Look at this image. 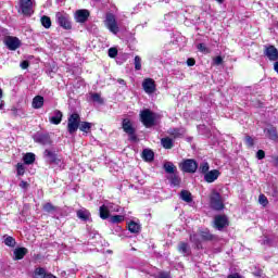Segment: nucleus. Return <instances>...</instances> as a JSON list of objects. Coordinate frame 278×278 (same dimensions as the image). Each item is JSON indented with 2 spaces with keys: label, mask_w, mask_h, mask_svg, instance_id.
Masks as SVG:
<instances>
[{
  "label": "nucleus",
  "mask_w": 278,
  "mask_h": 278,
  "mask_svg": "<svg viewBox=\"0 0 278 278\" xmlns=\"http://www.w3.org/2000/svg\"><path fill=\"white\" fill-rule=\"evenodd\" d=\"M62 111L55 110L51 113L49 121L52 125H60L62 123Z\"/></svg>",
  "instance_id": "nucleus-17"
},
{
  "label": "nucleus",
  "mask_w": 278,
  "mask_h": 278,
  "mask_svg": "<svg viewBox=\"0 0 278 278\" xmlns=\"http://www.w3.org/2000/svg\"><path fill=\"white\" fill-rule=\"evenodd\" d=\"M161 144L163 149H173L174 147L173 139L168 137L161 139Z\"/></svg>",
  "instance_id": "nucleus-26"
},
{
  "label": "nucleus",
  "mask_w": 278,
  "mask_h": 278,
  "mask_svg": "<svg viewBox=\"0 0 278 278\" xmlns=\"http://www.w3.org/2000/svg\"><path fill=\"white\" fill-rule=\"evenodd\" d=\"M80 117L79 114L73 113L67 119V131L73 136L79 129Z\"/></svg>",
  "instance_id": "nucleus-4"
},
{
  "label": "nucleus",
  "mask_w": 278,
  "mask_h": 278,
  "mask_svg": "<svg viewBox=\"0 0 278 278\" xmlns=\"http://www.w3.org/2000/svg\"><path fill=\"white\" fill-rule=\"evenodd\" d=\"M178 252L184 255V257H188L192 254V250L190 249V244H188L187 242H180L178 244Z\"/></svg>",
  "instance_id": "nucleus-16"
},
{
  "label": "nucleus",
  "mask_w": 278,
  "mask_h": 278,
  "mask_svg": "<svg viewBox=\"0 0 278 278\" xmlns=\"http://www.w3.org/2000/svg\"><path fill=\"white\" fill-rule=\"evenodd\" d=\"M207 170H210V164L207 162L201 163L200 172H202L204 175H206V173H208Z\"/></svg>",
  "instance_id": "nucleus-39"
},
{
  "label": "nucleus",
  "mask_w": 278,
  "mask_h": 278,
  "mask_svg": "<svg viewBox=\"0 0 278 278\" xmlns=\"http://www.w3.org/2000/svg\"><path fill=\"white\" fill-rule=\"evenodd\" d=\"M49 275H47V271L45 268L39 267L35 270V278H47Z\"/></svg>",
  "instance_id": "nucleus-34"
},
{
  "label": "nucleus",
  "mask_w": 278,
  "mask_h": 278,
  "mask_svg": "<svg viewBox=\"0 0 278 278\" xmlns=\"http://www.w3.org/2000/svg\"><path fill=\"white\" fill-rule=\"evenodd\" d=\"M198 49L201 51V53H210V49L205 47V43H199Z\"/></svg>",
  "instance_id": "nucleus-44"
},
{
  "label": "nucleus",
  "mask_w": 278,
  "mask_h": 278,
  "mask_svg": "<svg viewBox=\"0 0 278 278\" xmlns=\"http://www.w3.org/2000/svg\"><path fill=\"white\" fill-rule=\"evenodd\" d=\"M43 157H46L47 162L50 164H60L62 162L60 159H58V155L51 150H45Z\"/></svg>",
  "instance_id": "nucleus-14"
},
{
  "label": "nucleus",
  "mask_w": 278,
  "mask_h": 278,
  "mask_svg": "<svg viewBox=\"0 0 278 278\" xmlns=\"http://www.w3.org/2000/svg\"><path fill=\"white\" fill-rule=\"evenodd\" d=\"M78 127H79L80 131L88 134L90 131V129H92V123L81 122Z\"/></svg>",
  "instance_id": "nucleus-29"
},
{
  "label": "nucleus",
  "mask_w": 278,
  "mask_h": 278,
  "mask_svg": "<svg viewBox=\"0 0 278 278\" xmlns=\"http://www.w3.org/2000/svg\"><path fill=\"white\" fill-rule=\"evenodd\" d=\"M118 55V50L116 48L109 49V58H116Z\"/></svg>",
  "instance_id": "nucleus-45"
},
{
  "label": "nucleus",
  "mask_w": 278,
  "mask_h": 278,
  "mask_svg": "<svg viewBox=\"0 0 278 278\" xmlns=\"http://www.w3.org/2000/svg\"><path fill=\"white\" fill-rule=\"evenodd\" d=\"M110 220L113 224L123 223V220H125V216H123V215L111 216Z\"/></svg>",
  "instance_id": "nucleus-36"
},
{
  "label": "nucleus",
  "mask_w": 278,
  "mask_h": 278,
  "mask_svg": "<svg viewBox=\"0 0 278 278\" xmlns=\"http://www.w3.org/2000/svg\"><path fill=\"white\" fill-rule=\"evenodd\" d=\"M142 157L146 160V162H153L154 153L151 150H143Z\"/></svg>",
  "instance_id": "nucleus-27"
},
{
  "label": "nucleus",
  "mask_w": 278,
  "mask_h": 278,
  "mask_svg": "<svg viewBox=\"0 0 278 278\" xmlns=\"http://www.w3.org/2000/svg\"><path fill=\"white\" fill-rule=\"evenodd\" d=\"M104 25L111 34H118L121 31V28L118 27V23L116 22V15L113 13H106Z\"/></svg>",
  "instance_id": "nucleus-1"
},
{
  "label": "nucleus",
  "mask_w": 278,
  "mask_h": 278,
  "mask_svg": "<svg viewBox=\"0 0 278 278\" xmlns=\"http://www.w3.org/2000/svg\"><path fill=\"white\" fill-rule=\"evenodd\" d=\"M163 168L168 175H175V173H177V166H175L173 162H165Z\"/></svg>",
  "instance_id": "nucleus-19"
},
{
  "label": "nucleus",
  "mask_w": 278,
  "mask_h": 278,
  "mask_svg": "<svg viewBox=\"0 0 278 278\" xmlns=\"http://www.w3.org/2000/svg\"><path fill=\"white\" fill-rule=\"evenodd\" d=\"M142 88L146 94H153L155 92V80L153 78H146L142 83Z\"/></svg>",
  "instance_id": "nucleus-11"
},
{
  "label": "nucleus",
  "mask_w": 278,
  "mask_h": 278,
  "mask_svg": "<svg viewBox=\"0 0 278 278\" xmlns=\"http://www.w3.org/2000/svg\"><path fill=\"white\" fill-rule=\"evenodd\" d=\"M190 240L192 242H194V244H197L198 248H199V244H201V240L199 239V236H197V235H191Z\"/></svg>",
  "instance_id": "nucleus-46"
},
{
  "label": "nucleus",
  "mask_w": 278,
  "mask_h": 278,
  "mask_svg": "<svg viewBox=\"0 0 278 278\" xmlns=\"http://www.w3.org/2000/svg\"><path fill=\"white\" fill-rule=\"evenodd\" d=\"M200 238L201 240H212L214 237L208 231H202Z\"/></svg>",
  "instance_id": "nucleus-42"
},
{
  "label": "nucleus",
  "mask_w": 278,
  "mask_h": 278,
  "mask_svg": "<svg viewBox=\"0 0 278 278\" xmlns=\"http://www.w3.org/2000/svg\"><path fill=\"white\" fill-rule=\"evenodd\" d=\"M20 188H22V190H27V188H29V182L22 180L20 182Z\"/></svg>",
  "instance_id": "nucleus-52"
},
{
  "label": "nucleus",
  "mask_w": 278,
  "mask_h": 278,
  "mask_svg": "<svg viewBox=\"0 0 278 278\" xmlns=\"http://www.w3.org/2000/svg\"><path fill=\"white\" fill-rule=\"evenodd\" d=\"M43 212H47L48 214L58 212V206H54L53 204L48 202V203L43 204Z\"/></svg>",
  "instance_id": "nucleus-31"
},
{
  "label": "nucleus",
  "mask_w": 278,
  "mask_h": 278,
  "mask_svg": "<svg viewBox=\"0 0 278 278\" xmlns=\"http://www.w3.org/2000/svg\"><path fill=\"white\" fill-rule=\"evenodd\" d=\"M100 218H102V220L110 218V208L108 205L100 206Z\"/></svg>",
  "instance_id": "nucleus-23"
},
{
  "label": "nucleus",
  "mask_w": 278,
  "mask_h": 278,
  "mask_svg": "<svg viewBox=\"0 0 278 278\" xmlns=\"http://www.w3.org/2000/svg\"><path fill=\"white\" fill-rule=\"evenodd\" d=\"M187 64H188L189 66H194V64H195L194 59H188V60H187Z\"/></svg>",
  "instance_id": "nucleus-54"
},
{
  "label": "nucleus",
  "mask_w": 278,
  "mask_h": 278,
  "mask_svg": "<svg viewBox=\"0 0 278 278\" xmlns=\"http://www.w3.org/2000/svg\"><path fill=\"white\" fill-rule=\"evenodd\" d=\"M77 218L80 220H90V211L86 208H80L76 212Z\"/></svg>",
  "instance_id": "nucleus-20"
},
{
  "label": "nucleus",
  "mask_w": 278,
  "mask_h": 278,
  "mask_svg": "<svg viewBox=\"0 0 278 278\" xmlns=\"http://www.w3.org/2000/svg\"><path fill=\"white\" fill-rule=\"evenodd\" d=\"M211 207L217 211L225 208V204L223 203V198L220 197V193L213 192L211 194Z\"/></svg>",
  "instance_id": "nucleus-6"
},
{
  "label": "nucleus",
  "mask_w": 278,
  "mask_h": 278,
  "mask_svg": "<svg viewBox=\"0 0 278 278\" xmlns=\"http://www.w3.org/2000/svg\"><path fill=\"white\" fill-rule=\"evenodd\" d=\"M42 105H45V98L41 96H36L33 99V108L34 110H40V108H42Z\"/></svg>",
  "instance_id": "nucleus-21"
},
{
  "label": "nucleus",
  "mask_w": 278,
  "mask_h": 278,
  "mask_svg": "<svg viewBox=\"0 0 278 278\" xmlns=\"http://www.w3.org/2000/svg\"><path fill=\"white\" fill-rule=\"evenodd\" d=\"M264 54L270 62L278 61V49L275 46H268L265 48Z\"/></svg>",
  "instance_id": "nucleus-10"
},
{
  "label": "nucleus",
  "mask_w": 278,
  "mask_h": 278,
  "mask_svg": "<svg viewBox=\"0 0 278 278\" xmlns=\"http://www.w3.org/2000/svg\"><path fill=\"white\" fill-rule=\"evenodd\" d=\"M117 81H118V84L125 85V80L124 79H118Z\"/></svg>",
  "instance_id": "nucleus-58"
},
{
  "label": "nucleus",
  "mask_w": 278,
  "mask_h": 278,
  "mask_svg": "<svg viewBox=\"0 0 278 278\" xmlns=\"http://www.w3.org/2000/svg\"><path fill=\"white\" fill-rule=\"evenodd\" d=\"M20 8L25 16L34 14V2L31 0H20Z\"/></svg>",
  "instance_id": "nucleus-8"
},
{
  "label": "nucleus",
  "mask_w": 278,
  "mask_h": 278,
  "mask_svg": "<svg viewBox=\"0 0 278 278\" xmlns=\"http://www.w3.org/2000/svg\"><path fill=\"white\" fill-rule=\"evenodd\" d=\"M229 225V219L225 215H217L215 217V227L216 229H225Z\"/></svg>",
  "instance_id": "nucleus-13"
},
{
  "label": "nucleus",
  "mask_w": 278,
  "mask_h": 278,
  "mask_svg": "<svg viewBox=\"0 0 278 278\" xmlns=\"http://www.w3.org/2000/svg\"><path fill=\"white\" fill-rule=\"evenodd\" d=\"M128 230L130 231V233H139L140 232V224H138L136 222H129Z\"/></svg>",
  "instance_id": "nucleus-25"
},
{
  "label": "nucleus",
  "mask_w": 278,
  "mask_h": 278,
  "mask_svg": "<svg viewBox=\"0 0 278 278\" xmlns=\"http://www.w3.org/2000/svg\"><path fill=\"white\" fill-rule=\"evenodd\" d=\"M267 136L270 140L277 141L278 140L277 128L275 127L267 128Z\"/></svg>",
  "instance_id": "nucleus-30"
},
{
  "label": "nucleus",
  "mask_w": 278,
  "mask_h": 278,
  "mask_svg": "<svg viewBox=\"0 0 278 278\" xmlns=\"http://www.w3.org/2000/svg\"><path fill=\"white\" fill-rule=\"evenodd\" d=\"M24 160V164H34V162H36V154L28 152L23 156Z\"/></svg>",
  "instance_id": "nucleus-24"
},
{
  "label": "nucleus",
  "mask_w": 278,
  "mask_h": 278,
  "mask_svg": "<svg viewBox=\"0 0 278 278\" xmlns=\"http://www.w3.org/2000/svg\"><path fill=\"white\" fill-rule=\"evenodd\" d=\"M227 278H242V277H240V275L238 274H231Z\"/></svg>",
  "instance_id": "nucleus-55"
},
{
  "label": "nucleus",
  "mask_w": 278,
  "mask_h": 278,
  "mask_svg": "<svg viewBox=\"0 0 278 278\" xmlns=\"http://www.w3.org/2000/svg\"><path fill=\"white\" fill-rule=\"evenodd\" d=\"M180 199L182 201H186V203H191L192 202V193H190L189 191L182 190L180 192Z\"/></svg>",
  "instance_id": "nucleus-28"
},
{
  "label": "nucleus",
  "mask_w": 278,
  "mask_h": 278,
  "mask_svg": "<svg viewBox=\"0 0 278 278\" xmlns=\"http://www.w3.org/2000/svg\"><path fill=\"white\" fill-rule=\"evenodd\" d=\"M179 167L184 170V173H197L199 164H197V161L192 159H187L179 164Z\"/></svg>",
  "instance_id": "nucleus-5"
},
{
  "label": "nucleus",
  "mask_w": 278,
  "mask_h": 278,
  "mask_svg": "<svg viewBox=\"0 0 278 278\" xmlns=\"http://www.w3.org/2000/svg\"><path fill=\"white\" fill-rule=\"evenodd\" d=\"M35 142H39V144H43V147H47L51 144V138L47 135H37L35 136Z\"/></svg>",
  "instance_id": "nucleus-18"
},
{
  "label": "nucleus",
  "mask_w": 278,
  "mask_h": 278,
  "mask_svg": "<svg viewBox=\"0 0 278 278\" xmlns=\"http://www.w3.org/2000/svg\"><path fill=\"white\" fill-rule=\"evenodd\" d=\"M217 3H224L225 0H215Z\"/></svg>",
  "instance_id": "nucleus-60"
},
{
  "label": "nucleus",
  "mask_w": 278,
  "mask_h": 278,
  "mask_svg": "<svg viewBox=\"0 0 278 278\" xmlns=\"http://www.w3.org/2000/svg\"><path fill=\"white\" fill-rule=\"evenodd\" d=\"M14 260H23L27 255V248H20L14 250Z\"/></svg>",
  "instance_id": "nucleus-22"
},
{
  "label": "nucleus",
  "mask_w": 278,
  "mask_h": 278,
  "mask_svg": "<svg viewBox=\"0 0 278 278\" xmlns=\"http://www.w3.org/2000/svg\"><path fill=\"white\" fill-rule=\"evenodd\" d=\"M55 20L58 25L60 27H63V29H72L73 25L71 24V15H68L65 12H58L55 14Z\"/></svg>",
  "instance_id": "nucleus-3"
},
{
  "label": "nucleus",
  "mask_w": 278,
  "mask_h": 278,
  "mask_svg": "<svg viewBox=\"0 0 278 278\" xmlns=\"http://www.w3.org/2000/svg\"><path fill=\"white\" fill-rule=\"evenodd\" d=\"M169 181L173 186H179V184H181V179L179 178L177 173L170 174Z\"/></svg>",
  "instance_id": "nucleus-33"
},
{
  "label": "nucleus",
  "mask_w": 278,
  "mask_h": 278,
  "mask_svg": "<svg viewBox=\"0 0 278 278\" xmlns=\"http://www.w3.org/2000/svg\"><path fill=\"white\" fill-rule=\"evenodd\" d=\"M96 1H100V0H96Z\"/></svg>",
  "instance_id": "nucleus-61"
},
{
  "label": "nucleus",
  "mask_w": 278,
  "mask_h": 278,
  "mask_svg": "<svg viewBox=\"0 0 278 278\" xmlns=\"http://www.w3.org/2000/svg\"><path fill=\"white\" fill-rule=\"evenodd\" d=\"M256 157L257 160H264L266 157V153L264 152V150H258L256 152Z\"/></svg>",
  "instance_id": "nucleus-49"
},
{
  "label": "nucleus",
  "mask_w": 278,
  "mask_h": 278,
  "mask_svg": "<svg viewBox=\"0 0 278 278\" xmlns=\"http://www.w3.org/2000/svg\"><path fill=\"white\" fill-rule=\"evenodd\" d=\"M88 16H90V12L88 10H78L75 13L76 23H86L88 21Z\"/></svg>",
  "instance_id": "nucleus-15"
},
{
  "label": "nucleus",
  "mask_w": 278,
  "mask_h": 278,
  "mask_svg": "<svg viewBox=\"0 0 278 278\" xmlns=\"http://www.w3.org/2000/svg\"><path fill=\"white\" fill-rule=\"evenodd\" d=\"M91 99L96 103H103V99L101 98V94H99V93H91Z\"/></svg>",
  "instance_id": "nucleus-43"
},
{
  "label": "nucleus",
  "mask_w": 278,
  "mask_h": 278,
  "mask_svg": "<svg viewBox=\"0 0 278 278\" xmlns=\"http://www.w3.org/2000/svg\"><path fill=\"white\" fill-rule=\"evenodd\" d=\"M218 177H220V172L218 169H212L204 175V181L207 184H214Z\"/></svg>",
  "instance_id": "nucleus-12"
},
{
  "label": "nucleus",
  "mask_w": 278,
  "mask_h": 278,
  "mask_svg": "<svg viewBox=\"0 0 278 278\" xmlns=\"http://www.w3.org/2000/svg\"><path fill=\"white\" fill-rule=\"evenodd\" d=\"M274 71H276V73L278 74V61L274 63Z\"/></svg>",
  "instance_id": "nucleus-56"
},
{
  "label": "nucleus",
  "mask_w": 278,
  "mask_h": 278,
  "mask_svg": "<svg viewBox=\"0 0 278 278\" xmlns=\"http://www.w3.org/2000/svg\"><path fill=\"white\" fill-rule=\"evenodd\" d=\"M258 203L263 205V207H266V205H268V198H266L264 194H261L258 197Z\"/></svg>",
  "instance_id": "nucleus-40"
},
{
  "label": "nucleus",
  "mask_w": 278,
  "mask_h": 278,
  "mask_svg": "<svg viewBox=\"0 0 278 278\" xmlns=\"http://www.w3.org/2000/svg\"><path fill=\"white\" fill-rule=\"evenodd\" d=\"M21 68H23L24 71H25L26 68H29V62H28V61H23V62L21 63Z\"/></svg>",
  "instance_id": "nucleus-53"
},
{
  "label": "nucleus",
  "mask_w": 278,
  "mask_h": 278,
  "mask_svg": "<svg viewBox=\"0 0 278 278\" xmlns=\"http://www.w3.org/2000/svg\"><path fill=\"white\" fill-rule=\"evenodd\" d=\"M5 108V102L3 100L0 101V110H3Z\"/></svg>",
  "instance_id": "nucleus-57"
},
{
  "label": "nucleus",
  "mask_w": 278,
  "mask_h": 278,
  "mask_svg": "<svg viewBox=\"0 0 278 278\" xmlns=\"http://www.w3.org/2000/svg\"><path fill=\"white\" fill-rule=\"evenodd\" d=\"M185 131L182 129L173 128L168 130L169 136H174V138H179L184 136Z\"/></svg>",
  "instance_id": "nucleus-32"
},
{
  "label": "nucleus",
  "mask_w": 278,
  "mask_h": 278,
  "mask_svg": "<svg viewBox=\"0 0 278 278\" xmlns=\"http://www.w3.org/2000/svg\"><path fill=\"white\" fill-rule=\"evenodd\" d=\"M155 278H170V274L166 271L159 273Z\"/></svg>",
  "instance_id": "nucleus-50"
},
{
  "label": "nucleus",
  "mask_w": 278,
  "mask_h": 278,
  "mask_svg": "<svg viewBox=\"0 0 278 278\" xmlns=\"http://www.w3.org/2000/svg\"><path fill=\"white\" fill-rule=\"evenodd\" d=\"M109 212H121V206L114 205V204H109Z\"/></svg>",
  "instance_id": "nucleus-47"
},
{
  "label": "nucleus",
  "mask_w": 278,
  "mask_h": 278,
  "mask_svg": "<svg viewBox=\"0 0 278 278\" xmlns=\"http://www.w3.org/2000/svg\"><path fill=\"white\" fill-rule=\"evenodd\" d=\"M135 68L136 71H140L142 68V59L140 56H135Z\"/></svg>",
  "instance_id": "nucleus-38"
},
{
  "label": "nucleus",
  "mask_w": 278,
  "mask_h": 278,
  "mask_svg": "<svg viewBox=\"0 0 278 278\" xmlns=\"http://www.w3.org/2000/svg\"><path fill=\"white\" fill-rule=\"evenodd\" d=\"M213 64H215L216 66H220V64H223V56H216L213 59Z\"/></svg>",
  "instance_id": "nucleus-48"
},
{
  "label": "nucleus",
  "mask_w": 278,
  "mask_h": 278,
  "mask_svg": "<svg viewBox=\"0 0 278 278\" xmlns=\"http://www.w3.org/2000/svg\"><path fill=\"white\" fill-rule=\"evenodd\" d=\"M41 25L46 28L49 29L51 27V17L43 15L41 17Z\"/></svg>",
  "instance_id": "nucleus-35"
},
{
  "label": "nucleus",
  "mask_w": 278,
  "mask_h": 278,
  "mask_svg": "<svg viewBox=\"0 0 278 278\" xmlns=\"http://www.w3.org/2000/svg\"><path fill=\"white\" fill-rule=\"evenodd\" d=\"M4 244H5L7 247H12V248H14V247H16V240H15L14 238H12V237H7V238L4 239Z\"/></svg>",
  "instance_id": "nucleus-37"
},
{
  "label": "nucleus",
  "mask_w": 278,
  "mask_h": 278,
  "mask_svg": "<svg viewBox=\"0 0 278 278\" xmlns=\"http://www.w3.org/2000/svg\"><path fill=\"white\" fill-rule=\"evenodd\" d=\"M16 170L18 176L25 175V165H23L22 163H17Z\"/></svg>",
  "instance_id": "nucleus-41"
},
{
  "label": "nucleus",
  "mask_w": 278,
  "mask_h": 278,
  "mask_svg": "<svg viewBox=\"0 0 278 278\" xmlns=\"http://www.w3.org/2000/svg\"><path fill=\"white\" fill-rule=\"evenodd\" d=\"M140 121L144 127H153V125H155V113L151 112L149 109H146L140 112Z\"/></svg>",
  "instance_id": "nucleus-2"
},
{
  "label": "nucleus",
  "mask_w": 278,
  "mask_h": 278,
  "mask_svg": "<svg viewBox=\"0 0 278 278\" xmlns=\"http://www.w3.org/2000/svg\"><path fill=\"white\" fill-rule=\"evenodd\" d=\"M0 99H3V89H0Z\"/></svg>",
  "instance_id": "nucleus-59"
},
{
  "label": "nucleus",
  "mask_w": 278,
  "mask_h": 278,
  "mask_svg": "<svg viewBox=\"0 0 278 278\" xmlns=\"http://www.w3.org/2000/svg\"><path fill=\"white\" fill-rule=\"evenodd\" d=\"M3 42L10 51H16L21 47V39L17 37L7 36Z\"/></svg>",
  "instance_id": "nucleus-7"
},
{
  "label": "nucleus",
  "mask_w": 278,
  "mask_h": 278,
  "mask_svg": "<svg viewBox=\"0 0 278 278\" xmlns=\"http://www.w3.org/2000/svg\"><path fill=\"white\" fill-rule=\"evenodd\" d=\"M245 144L247 147H253L254 142H253V138H251L250 136L245 137Z\"/></svg>",
  "instance_id": "nucleus-51"
},
{
  "label": "nucleus",
  "mask_w": 278,
  "mask_h": 278,
  "mask_svg": "<svg viewBox=\"0 0 278 278\" xmlns=\"http://www.w3.org/2000/svg\"><path fill=\"white\" fill-rule=\"evenodd\" d=\"M122 127L125 134H128V136H130V140H136V130L131 125V121H129L128 118L123 119Z\"/></svg>",
  "instance_id": "nucleus-9"
}]
</instances>
